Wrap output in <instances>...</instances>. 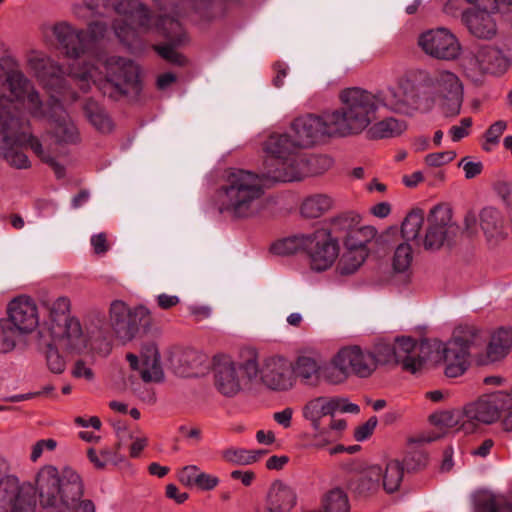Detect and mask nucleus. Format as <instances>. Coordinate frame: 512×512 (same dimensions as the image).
I'll return each mask as SVG.
<instances>
[{
    "mask_svg": "<svg viewBox=\"0 0 512 512\" xmlns=\"http://www.w3.org/2000/svg\"><path fill=\"white\" fill-rule=\"evenodd\" d=\"M376 372L374 360L368 347L349 345L341 348L323 367V379L330 384L344 383L351 376L361 379Z\"/></svg>",
    "mask_w": 512,
    "mask_h": 512,
    "instance_id": "nucleus-9",
    "label": "nucleus"
},
{
    "mask_svg": "<svg viewBox=\"0 0 512 512\" xmlns=\"http://www.w3.org/2000/svg\"><path fill=\"white\" fill-rule=\"evenodd\" d=\"M305 165L309 167L308 172L312 174H322L332 167L333 160L326 155H316L304 161V166Z\"/></svg>",
    "mask_w": 512,
    "mask_h": 512,
    "instance_id": "nucleus-54",
    "label": "nucleus"
},
{
    "mask_svg": "<svg viewBox=\"0 0 512 512\" xmlns=\"http://www.w3.org/2000/svg\"><path fill=\"white\" fill-rule=\"evenodd\" d=\"M334 200L327 194H313L306 197L300 206V214L306 219H316L329 212Z\"/></svg>",
    "mask_w": 512,
    "mask_h": 512,
    "instance_id": "nucleus-34",
    "label": "nucleus"
},
{
    "mask_svg": "<svg viewBox=\"0 0 512 512\" xmlns=\"http://www.w3.org/2000/svg\"><path fill=\"white\" fill-rule=\"evenodd\" d=\"M430 421L441 428H456L465 434L464 427V409L462 411H441L430 416Z\"/></svg>",
    "mask_w": 512,
    "mask_h": 512,
    "instance_id": "nucleus-41",
    "label": "nucleus"
},
{
    "mask_svg": "<svg viewBox=\"0 0 512 512\" xmlns=\"http://www.w3.org/2000/svg\"><path fill=\"white\" fill-rule=\"evenodd\" d=\"M376 236V230L371 226H359L358 223L345 237V247L355 250H366L365 246Z\"/></svg>",
    "mask_w": 512,
    "mask_h": 512,
    "instance_id": "nucleus-39",
    "label": "nucleus"
},
{
    "mask_svg": "<svg viewBox=\"0 0 512 512\" xmlns=\"http://www.w3.org/2000/svg\"><path fill=\"white\" fill-rule=\"evenodd\" d=\"M378 420L375 416L370 417L365 423L358 426L354 431V438L361 442L366 440L377 426Z\"/></svg>",
    "mask_w": 512,
    "mask_h": 512,
    "instance_id": "nucleus-59",
    "label": "nucleus"
},
{
    "mask_svg": "<svg viewBox=\"0 0 512 512\" xmlns=\"http://www.w3.org/2000/svg\"><path fill=\"white\" fill-rule=\"evenodd\" d=\"M266 452L229 448L223 451V458L234 465H250L257 462Z\"/></svg>",
    "mask_w": 512,
    "mask_h": 512,
    "instance_id": "nucleus-46",
    "label": "nucleus"
},
{
    "mask_svg": "<svg viewBox=\"0 0 512 512\" xmlns=\"http://www.w3.org/2000/svg\"><path fill=\"white\" fill-rule=\"evenodd\" d=\"M404 462L408 470H418L426 466L427 456L423 450L411 447L404 458Z\"/></svg>",
    "mask_w": 512,
    "mask_h": 512,
    "instance_id": "nucleus-55",
    "label": "nucleus"
},
{
    "mask_svg": "<svg viewBox=\"0 0 512 512\" xmlns=\"http://www.w3.org/2000/svg\"><path fill=\"white\" fill-rule=\"evenodd\" d=\"M479 224L487 242L491 245L501 242L507 236L504 219L493 207H485L481 210Z\"/></svg>",
    "mask_w": 512,
    "mask_h": 512,
    "instance_id": "nucleus-26",
    "label": "nucleus"
},
{
    "mask_svg": "<svg viewBox=\"0 0 512 512\" xmlns=\"http://www.w3.org/2000/svg\"><path fill=\"white\" fill-rule=\"evenodd\" d=\"M324 512H348L350 509L347 494L340 488H334L322 497Z\"/></svg>",
    "mask_w": 512,
    "mask_h": 512,
    "instance_id": "nucleus-45",
    "label": "nucleus"
},
{
    "mask_svg": "<svg viewBox=\"0 0 512 512\" xmlns=\"http://www.w3.org/2000/svg\"><path fill=\"white\" fill-rule=\"evenodd\" d=\"M6 82L14 97L25 101V96L34 88L32 83L20 71H12L7 75Z\"/></svg>",
    "mask_w": 512,
    "mask_h": 512,
    "instance_id": "nucleus-48",
    "label": "nucleus"
},
{
    "mask_svg": "<svg viewBox=\"0 0 512 512\" xmlns=\"http://www.w3.org/2000/svg\"><path fill=\"white\" fill-rule=\"evenodd\" d=\"M201 470L196 465H188L183 467L178 473L179 481L187 487L194 486Z\"/></svg>",
    "mask_w": 512,
    "mask_h": 512,
    "instance_id": "nucleus-58",
    "label": "nucleus"
},
{
    "mask_svg": "<svg viewBox=\"0 0 512 512\" xmlns=\"http://www.w3.org/2000/svg\"><path fill=\"white\" fill-rule=\"evenodd\" d=\"M102 66L104 79L98 85L104 95L118 100L139 91V69L132 60L112 55L102 61Z\"/></svg>",
    "mask_w": 512,
    "mask_h": 512,
    "instance_id": "nucleus-11",
    "label": "nucleus"
},
{
    "mask_svg": "<svg viewBox=\"0 0 512 512\" xmlns=\"http://www.w3.org/2000/svg\"><path fill=\"white\" fill-rule=\"evenodd\" d=\"M291 368L294 378H299L305 385L315 386L318 384L320 376L323 377V368L309 356L298 357Z\"/></svg>",
    "mask_w": 512,
    "mask_h": 512,
    "instance_id": "nucleus-31",
    "label": "nucleus"
},
{
    "mask_svg": "<svg viewBox=\"0 0 512 512\" xmlns=\"http://www.w3.org/2000/svg\"><path fill=\"white\" fill-rule=\"evenodd\" d=\"M299 148L296 139L289 134H272L264 144L266 158L300 157L297 154Z\"/></svg>",
    "mask_w": 512,
    "mask_h": 512,
    "instance_id": "nucleus-30",
    "label": "nucleus"
},
{
    "mask_svg": "<svg viewBox=\"0 0 512 512\" xmlns=\"http://www.w3.org/2000/svg\"><path fill=\"white\" fill-rule=\"evenodd\" d=\"M382 469L371 466L365 469L359 478L352 484L353 490L359 495H368L377 491L381 485Z\"/></svg>",
    "mask_w": 512,
    "mask_h": 512,
    "instance_id": "nucleus-37",
    "label": "nucleus"
},
{
    "mask_svg": "<svg viewBox=\"0 0 512 512\" xmlns=\"http://www.w3.org/2000/svg\"><path fill=\"white\" fill-rule=\"evenodd\" d=\"M25 122L16 115L15 103L5 95L0 96V154L17 169L30 167L27 155L15 148L30 147L44 162L53 167L58 177L64 175V168L47 154L39 139L24 131Z\"/></svg>",
    "mask_w": 512,
    "mask_h": 512,
    "instance_id": "nucleus-4",
    "label": "nucleus"
},
{
    "mask_svg": "<svg viewBox=\"0 0 512 512\" xmlns=\"http://www.w3.org/2000/svg\"><path fill=\"white\" fill-rule=\"evenodd\" d=\"M37 342L39 349L45 354L48 369L55 374L63 373L66 368V361L59 353L60 348L49 341L44 330L38 332Z\"/></svg>",
    "mask_w": 512,
    "mask_h": 512,
    "instance_id": "nucleus-36",
    "label": "nucleus"
},
{
    "mask_svg": "<svg viewBox=\"0 0 512 512\" xmlns=\"http://www.w3.org/2000/svg\"><path fill=\"white\" fill-rule=\"evenodd\" d=\"M257 358L252 356L241 362L224 357L215 366L214 377L218 391L224 396L238 394L244 386L257 380Z\"/></svg>",
    "mask_w": 512,
    "mask_h": 512,
    "instance_id": "nucleus-12",
    "label": "nucleus"
},
{
    "mask_svg": "<svg viewBox=\"0 0 512 512\" xmlns=\"http://www.w3.org/2000/svg\"><path fill=\"white\" fill-rule=\"evenodd\" d=\"M456 157V153L452 150L435 152L426 155L425 162L432 167H439L451 162Z\"/></svg>",
    "mask_w": 512,
    "mask_h": 512,
    "instance_id": "nucleus-57",
    "label": "nucleus"
},
{
    "mask_svg": "<svg viewBox=\"0 0 512 512\" xmlns=\"http://www.w3.org/2000/svg\"><path fill=\"white\" fill-rule=\"evenodd\" d=\"M425 221L424 211L415 208L412 209L404 218L401 226L402 236L406 240H414L417 239L421 228Z\"/></svg>",
    "mask_w": 512,
    "mask_h": 512,
    "instance_id": "nucleus-43",
    "label": "nucleus"
},
{
    "mask_svg": "<svg viewBox=\"0 0 512 512\" xmlns=\"http://www.w3.org/2000/svg\"><path fill=\"white\" fill-rule=\"evenodd\" d=\"M84 112L90 123L100 132L112 130V122L97 102L88 99L84 104Z\"/></svg>",
    "mask_w": 512,
    "mask_h": 512,
    "instance_id": "nucleus-40",
    "label": "nucleus"
},
{
    "mask_svg": "<svg viewBox=\"0 0 512 512\" xmlns=\"http://www.w3.org/2000/svg\"><path fill=\"white\" fill-rule=\"evenodd\" d=\"M297 492L291 485L277 480L268 491L267 501L270 512H289L296 507Z\"/></svg>",
    "mask_w": 512,
    "mask_h": 512,
    "instance_id": "nucleus-25",
    "label": "nucleus"
},
{
    "mask_svg": "<svg viewBox=\"0 0 512 512\" xmlns=\"http://www.w3.org/2000/svg\"><path fill=\"white\" fill-rule=\"evenodd\" d=\"M340 107L320 115L298 117L291 129L300 148L311 147L327 138L360 135L344 89L339 93Z\"/></svg>",
    "mask_w": 512,
    "mask_h": 512,
    "instance_id": "nucleus-5",
    "label": "nucleus"
},
{
    "mask_svg": "<svg viewBox=\"0 0 512 512\" xmlns=\"http://www.w3.org/2000/svg\"><path fill=\"white\" fill-rule=\"evenodd\" d=\"M406 128L404 121L388 117L380 121H374L365 131H367L370 139H386L401 135Z\"/></svg>",
    "mask_w": 512,
    "mask_h": 512,
    "instance_id": "nucleus-33",
    "label": "nucleus"
},
{
    "mask_svg": "<svg viewBox=\"0 0 512 512\" xmlns=\"http://www.w3.org/2000/svg\"><path fill=\"white\" fill-rule=\"evenodd\" d=\"M366 256V250L346 248L337 264L338 273L343 276L354 274L364 263Z\"/></svg>",
    "mask_w": 512,
    "mask_h": 512,
    "instance_id": "nucleus-38",
    "label": "nucleus"
},
{
    "mask_svg": "<svg viewBox=\"0 0 512 512\" xmlns=\"http://www.w3.org/2000/svg\"><path fill=\"white\" fill-rule=\"evenodd\" d=\"M149 310L144 306L131 309L124 301L116 299L109 305L108 320L116 337L123 343L133 340L140 325L148 322Z\"/></svg>",
    "mask_w": 512,
    "mask_h": 512,
    "instance_id": "nucleus-14",
    "label": "nucleus"
},
{
    "mask_svg": "<svg viewBox=\"0 0 512 512\" xmlns=\"http://www.w3.org/2000/svg\"><path fill=\"white\" fill-rule=\"evenodd\" d=\"M459 167H462L465 172V177L467 179H472L479 175L483 169V164L478 162H473L468 160V158H463L458 164Z\"/></svg>",
    "mask_w": 512,
    "mask_h": 512,
    "instance_id": "nucleus-64",
    "label": "nucleus"
},
{
    "mask_svg": "<svg viewBox=\"0 0 512 512\" xmlns=\"http://www.w3.org/2000/svg\"><path fill=\"white\" fill-rule=\"evenodd\" d=\"M301 157L266 158L261 173L231 169L217 193L218 210L233 219H249L264 209L265 182L301 180L304 171Z\"/></svg>",
    "mask_w": 512,
    "mask_h": 512,
    "instance_id": "nucleus-2",
    "label": "nucleus"
},
{
    "mask_svg": "<svg viewBox=\"0 0 512 512\" xmlns=\"http://www.w3.org/2000/svg\"><path fill=\"white\" fill-rule=\"evenodd\" d=\"M507 124L505 121H496L492 124L485 133V139L488 144L497 145L499 143L500 136L506 130Z\"/></svg>",
    "mask_w": 512,
    "mask_h": 512,
    "instance_id": "nucleus-60",
    "label": "nucleus"
},
{
    "mask_svg": "<svg viewBox=\"0 0 512 512\" xmlns=\"http://www.w3.org/2000/svg\"><path fill=\"white\" fill-rule=\"evenodd\" d=\"M305 251L309 255L311 268L315 271L328 269L338 256V245L328 229H318L307 234Z\"/></svg>",
    "mask_w": 512,
    "mask_h": 512,
    "instance_id": "nucleus-20",
    "label": "nucleus"
},
{
    "mask_svg": "<svg viewBox=\"0 0 512 512\" xmlns=\"http://www.w3.org/2000/svg\"><path fill=\"white\" fill-rule=\"evenodd\" d=\"M475 60L482 72L501 74L504 73L509 65V59L503 52L493 46L482 47L476 54Z\"/></svg>",
    "mask_w": 512,
    "mask_h": 512,
    "instance_id": "nucleus-29",
    "label": "nucleus"
},
{
    "mask_svg": "<svg viewBox=\"0 0 512 512\" xmlns=\"http://www.w3.org/2000/svg\"><path fill=\"white\" fill-rule=\"evenodd\" d=\"M49 341L67 353H81L88 344V337L83 332L77 318L67 319L63 323H54L43 329Z\"/></svg>",
    "mask_w": 512,
    "mask_h": 512,
    "instance_id": "nucleus-18",
    "label": "nucleus"
},
{
    "mask_svg": "<svg viewBox=\"0 0 512 512\" xmlns=\"http://www.w3.org/2000/svg\"><path fill=\"white\" fill-rule=\"evenodd\" d=\"M90 243L94 253L97 255H104L110 249V244L108 242L107 235L104 232L92 235Z\"/></svg>",
    "mask_w": 512,
    "mask_h": 512,
    "instance_id": "nucleus-62",
    "label": "nucleus"
},
{
    "mask_svg": "<svg viewBox=\"0 0 512 512\" xmlns=\"http://www.w3.org/2000/svg\"><path fill=\"white\" fill-rule=\"evenodd\" d=\"M101 5L105 9L111 8L119 15L125 16L140 29L150 28V13L139 0H102Z\"/></svg>",
    "mask_w": 512,
    "mask_h": 512,
    "instance_id": "nucleus-24",
    "label": "nucleus"
},
{
    "mask_svg": "<svg viewBox=\"0 0 512 512\" xmlns=\"http://www.w3.org/2000/svg\"><path fill=\"white\" fill-rule=\"evenodd\" d=\"M472 125V119L467 117L460 121V125H454L449 129V135L454 142L460 141L469 134V128Z\"/></svg>",
    "mask_w": 512,
    "mask_h": 512,
    "instance_id": "nucleus-61",
    "label": "nucleus"
},
{
    "mask_svg": "<svg viewBox=\"0 0 512 512\" xmlns=\"http://www.w3.org/2000/svg\"><path fill=\"white\" fill-rule=\"evenodd\" d=\"M70 74L79 82L80 88L83 92H87L91 83H96V76L98 68L94 65L86 64L82 68H71Z\"/></svg>",
    "mask_w": 512,
    "mask_h": 512,
    "instance_id": "nucleus-50",
    "label": "nucleus"
},
{
    "mask_svg": "<svg viewBox=\"0 0 512 512\" xmlns=\"http://www.w3.org/2000/svg\"><path fill=\"white\" fill-rule=\"evenodd\" d=\"M357 216L344 213L329 220L331 231L334 233L344 232L346 235L357 224Z\"/></svg>",
    "mask_w": 512,
    "mask_h": 512,
    "instance_id": "nucleus-52",
    "label": "nucleus"
},
{
    "mask_svg": "<svg viewBox=\"0 0 512 512\" xmlns=\"http://www.w3.org/2000/svg\"><path fill=\"white\" fill-rule=\"evenodd\" d=\"M429 349H434L439 356V362L444 366V374L449 378H456L464 374L469 365L470 350L483 345L484 338L481 332L473 327L457 330L446 343L440 341L429 342Z\"/></svg>",
    "mask_w": 512,
    "mask_h": 512,
    "instance_id": "nucleus-6",
    "label": "nucleus"
},
{
    "mask_svg": "<svg viewBox=\"0 0 512 512\" xmlns=\"http://www.w3.org/2000/svg\"><path fill=\"white\" fill-rule=\"evenodd\" d=\"M55 512H94L95 505L83 499V482L80 475L70 467L59 471L55 466L45 465L35 477V485L21 483L18 477L0 485V512H33L37 507Z\"/></svg>",
    "mask_w": 512,
    "mask_h": 512,
    "instance_id": "nucleus-1",
    "label": "nucleus"
},
{
    "mask_svg": "<svg viewBox=\"0 0 512 512\" xmlns=\"http://www.w3.org/2000/svg\"><path fill=\"white\" fill-rule=\"evenodd\" d=\"M257 380L274 392H286L295 385L291 365L281 357H268L261 364L257 362Z\"/></svg>",
    "mask_w": 512,
    "mask_h": 512,
    "instance_id": "nucleus-17",
    "label": "nucleus"
},
{
    "mask_svg": "<svg viewBox=\"0 0 512 512\" xmlns=\"http://www.w3.org/2000/svg\"><path fill=\"white\" fill-rule=\"evenodd\" d=\"M113 28L116 36L125 44H131V41L136 37V31L131 25L115 23Z\"/></svg>",
    "mask_w": 512,
    "mask_h": 512,
    "instance_id": "nucleus-63",
    "label": "nucleus"
},
{
    "mask_svg": "<svg viewBox=\"0 0 512 512\" xmlns=\"http://www.w3.org/2000/svg\"><path fill=\"white\" fill-rule=\"evenodd\" d=\"M429 97L423 109L430 110L438 105L446 116L460 113L463 102V86L458 76L448 70H439L424 79Z\"/></svg>",
    "mask_w": 512,
    "mask_h": 512,
    "instance_id": "nucleus-10",
    "label": "nucleus"
},
{
    "mask_svg": "<svg viewBox=\"0 0 512 512\" xmlns=\"http://www.w3.org/2000/svg\"><path fill=\"white\" fill-rule=\"evenodd\" d=\"M471 500L477 512H498L500 509L508 508L505 496L495 494L487 489L476 490L471 495Z\"/></svg>",
    "mask_w": 512,
    "mask_h": 512,
    "instance_id": "nucleus-35",
    "label": "nucleus"
},
{
    "mask_svg": "<svg viewBox=\"0 0 512 512\" xmlns=\"http://www.w3.org/2000/svg\"><path fill=\"white\" fill-rule=\"evenodd\" d=\"M39 325L38 307L33 298L20 295L7 306V318L0 321L1 349L13 351L20 337L31 334Z\"/></svg>",
    "mask_w": 512,
    "mask_h": 512,
    "instance_id": "nucleus-8",
    "label": "nucleus"
},
{
    "mask_svg": "<svg viewBox=\"0 0 512 512\" xmlns=\"http://www.w3.org/2000/svg\"><path fill=\"white\" fill-rule=\"evenodd\" d=\"M512 398L504 391L480 397L464 407L465 434L473 433L479 424H492L499 420L500 412L509 408Z\"/></svg>",
    "mask_w": 512,
    "mask_h": 512,
    "instance_id": "nucleus-13",
    "label": "nucleus"
},
{
    "mask_svg": "<svg viewBox=\"0 0 512 512\" xmlns=\"http://www.w3.org/2000/svg\"><path fill=\"white\" fill-rule=\"evenodd\" d=\"M418 45L428 56L438 60H454L461 53L457 37L447 28L439 27L421 33Z\"/></svg>",
    "mask_w": 512,
    "mask_h": 512,
    "instance_id": "nucleus-16",
    "label": "nucleus"
},
{
    "mask_svg": "<svg viewBox=\"0 0 512 512\" xmlns=\"http://www.w3.org/2000/svg\"><path fill=\"white\" fill-rule=\"evenodd\" d=\"M459 233V226L452 219V211L445 205L434 206L427 217V228L423 239L426 250H438L451 245Z\"/></svg>",
    "mask_w": 512,
    "mask_h": 512,
    "instance_id": "nucleus-15",
    "label": "nucleus"
},
{
    "mask_svg": "<svg viewBox=\"0 0 512 512\" xmlns=\"http://www.w3.org/2000/svg\"><path fill=\"white\" fill-rule=\"evenodd\" d=\"M42 34L47 40L52 35L58 47L69 58L77 59L88 50V41L84 31L74 28L68 22L62 21L53 25H43Z\"/></svg>",
    "mask_w": 512,
    "mask_h": 512,
    "instance_id": "nucleus-19",
    "label": "nucleus"
},
{
    "mask_svg": "<svg viewBox=\"0 0 512 512\" xmlns=\"http://www.w3.org/2000/svg\"><path fill=\"white\" fill-rule=\"evenodd\" d=\"M28 63L46 87L55 89L57 94L66 99L64 71L57 63L39 52H32L28 58Z\"/></svg>",
    "mask_w": 512,
    "mask_h": 512,
    "instance_id": "nucleus-21",
    "label": "nucleus"
},
{
    "mask_svg": "<svg viewBox=\"0 0 512 512\" xmlns=\"http://www.w3.org/2000/svg\"><path fill=\"white\" fill-rule=\"evenodd\" d=\"M307 234L295 235L285 238L273 244L272 250L274 253L282 256L297 253L300 250L306 249Z\"/></svg>",
    "mask_w": 512,
    "mask_h": 512,
    "instance_id": "nucleus-47",
    "label": "nucleus"
},
{
    "mask_svg": "<svg viewBox=\"0 0 512 512\" xmlns=\"http://www.w3.org/2000/svg\"><path fill=\"white\" fill-rule=\"evenodd\" d=\"M52 103L49 108L48 119L53 137L57 143L72 144L79 139V132L74 122L61 104V98L51 95Z\"/></svg>",
    "mask_w": 512,
    "mask_h": 512,
    "instance_id": "nucleus-22",
    "label": "nucleus"
},
{
    "mask_svg": "<svg viewBox=\"0 0 512 512\" xmlns=\"http://www.w3.org/2000/svg\"><path fill=\"white\" fill-rule=\"evenodd\" d=\"M156 50L162 58L174 65L185 66L187 64V59L171 45L157 46Z\"/></svg>",
    "mask_w": 512,
    "mask_h": 512,
    "instance_id": "nucleus-56",
    "label": "nucleus"
},
{
    "mask_svg": "<svg viewBox=\"0 0 512 512\" xmlns=\"http://www.w3.org/2000/svg\"><path fill=\"white\" fill-rule=\"evenodd\" d=\"M344 92L359 134L378 120L381 109L402 115H412L419 109L414 93L409 92L402 85L374 90L349 87L345 88Z\"/></svg>",
    "mask_w": 512,
    "mask_h": 512,
    "instance_id": "nucleus-3",
    "label": "nucleus"
},
{
    "mask_svg": "<svg viewBox=\"0 0 512 512\" xmlns=\"http://www.w3.org/2000/svg\"><path fill=\"white\" fill-rule=\"evenodd\" d=\"M512 349V329L501 327L491 336L487 346L488 361L495 362L505 358Z\"/></svg>",
    "mask_w": 512,
    "mask_h": 512,
    "instance_id": "nucleus-32",
    "label": "nucleus"
},
{
    "mask_svg": "<svg viewBox=\"0 0 512 512\" xmlns=\"http://www.w3.org/2000/svg\"><path fill=\"white\" fill-rule=\"evenodd\" d=\"M404 475L403 465L398 460L387 463L382 471V486L387 493H393L400 487Z\"/></svg>",
    "mask_w": 512,
    "mask_h": 512,
    "instance_id": "nucleus-42",
    "label": "nucleus"
},
{
    "mask_svg": "<svg viewBox=\"0 0 512 512\" xmlns=\"http://www.w3.org/2000/svg\"><path fill=\"white\" fill-rule=\"evenodd\" d=\"M338 400L334 397H317L303 407V417L311 423L313 430H319L324 416H333L337 412Z\"/></svg>",
    "mask_w": 512,
    "mask_h": 512,
    "instance_id": "nucleus-28",
    "label": "nucleus"
},
{
    "mask_svg": "<svg viewBox=\"0 0 512 512\" xmlns=\"http://www.w3.org/2000/svg\"><path fill=\"white\" fill-rule=\"evenodd\" d=\"M430 345L427 340L417 342L411 337H397L395 342L378 340L368 347L374 360V367L399 364L405 371L417 373L421 370L426 351Z\"/></svg>",
    "mask_w": 512,
    "mask_h": 512,
    "instance_id": "nucleus-7",
    "label": "nucleus"
},
{
    "mask_svg": "<svg viewBox=\"0 0 512 512\" xmlns=\"http://www.w3.org/2000/svg\"><path fill=\"white\" fill-rule=\"evenodd\" d=\"M22 102L25 104L31 116L35 118H44L46 116L43 102L34 88L25 96V101Z\"/></svg>",
    "mask_w": 512,
    "mask_h": 512,
    "instance_id": "nucleus-53",
    "label": "nucleus"
},
{
    "mask_svg": "<svg viewBox=\"0 0 512 512\" xmlns=\"http://www.w3.org/2000/svg\"><path fill=\"white\" fill-rule=\"evenodd\" d=\"M158 29L173 45H180L185 40V33L181 24L172 16H161L158 22Z\"/></svg>",
    "mask_w": 512,
    "mask_h": 512,
    "instance_id": "nucleus-44",
    "label": "nucleus"
},
{
    "mask_svg": "<svg viewBox=\"0 0 512 512\" xmlns=\"http://www.w3.org/2000/svg\"><path fill=\"white\" fill-rule=\"evenodd\" d=\"M70 306V300L65 296L55 299L49 307V321L47 323V327L54 323L59 324L66 322L67 319H74L75 317H71L69 315Z\"/></svg>",
    "mask_w": 512,
    "mask_h": 512,
    "instance_id": "nucleus-49",
    "label": "nucleus"
},
{
    "mask_svg": "<svg viewBox=\"0 0 512 512\" xmlns=\"http://www.w3.org/2000/svg\"><path fill=\"white\" fill-rule=\"evenodd\" d=\"M497 12L498 10H464L462 21L473 36L489 40L497 33V24L493 17Z\"/></svg>",
    "mask_w": 512,
    "mask_h": 512,
    "instance_id": "nucleus-23",
    "label": "nucleus"
},
{
    "mask_svg": "<svg viewBox=\"0 0 512 512\" xmlns=\"http://www.w3.org/2000/svg\"><path fill=\"white\" fill-rule=\"evenodd\" d=\"M141 378L144 382H160L164 372L160 365V354L154 342L143 344L141 348Z\"/></svg>",
    "mask_w": 512,
    "mask_h": 512,
    "instance_id": "nucleus-27",
    "label": "nucleus"
},
{
    "mask_svg": "<svg viewBox=\"0 0 512 512\" xmlns=\"http://www.w3.org/2000/svg\"><path fill=\"white\" fill-rule=\"evenodd\" d=\"M413 259L412 248L408 243L400 244L394 253L393 268L397 272H405Z\"/></svg>",
    "mask_w": 512,
    "mask_h": 512,
    "instance_id": "nucleus-51",
    "label": "nucleus"
}]
</instances>
